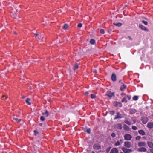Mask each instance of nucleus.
Wrapping results in <instances>:
<instances>
[{"label": "nucleus", "mask_w": 153, "mask_h": 153, "mask_svg": "<svg viewBox=\"0 0 153 153\" xmlns=\"http://www.w3.org/2000/svg\"><path fill=\"white\" fill-rule=\"evenodd\" d=\"M138 132L141 135H145L146 134V133L143 130H138Z\"/></svg>", "instance_id": "18"}, {"label": "nucleus", "mask_w": 153, "mask_h": 153, "mask_svg": "<svg viewBox=\"0 0 153 153\" xmlns=\"http://www.w3.org/2000/svg\"><path fill=\"white\" fill-rule=\"evenodd\" d=\"M134 122V123H135L136 122V120L135 119H134L132 120Z\"/></svg>", "instance_id": "50"}, {"label": "nucleus", "mask_w": 153, "mask_h": 153, "mask_svg": "<svg viewBox=\"0 0 153 153\" xmlns=\"http://www.w3.org/2000/svg\"><path fill=\"white\" fill-rule=\"evenodd\" d=\"M111 79L113 82H115L117 80V77L115 74L114 73H113L111 76Z\"/></svg>", "instance_id": "10"}, {"label": "nucleus", "mask_w": 153, "mask_h": 153, "mask_svg": "<svg viewBox=\"0 0 153 153\" xmlns=\"http://www.w3.org/2000/svg\"><path fill=\"white\" fill-rule=\"evenodd\" d=\"M79 68V66L77 64H76L74 66L73 68V69L74 70H76L77 69Z\"/></svg>", "instance_id": "35"}, {"label": "nucleus", "mask_w": 153, "mask_h": 153, "mask_svg": "<svg viewBox=\"0 0 153 153\" xmlns=\"http://www.w3.org/2000/svg\"><path fill=\"white\" fill-rule=\"evenodd\" d=\"M113 105L115 107L119 106L120 107L122 106V104L121 102L117 101L114 102Z\"/></svg>", "instance_id": "7"}, {"label": "nucleus", "mask_w": 153, "mask_h": 153, "mask_svg": "<svg viewBox=\"0 0 153 153\" xmlns=\"http://www.w3.org/2000/svg\"><path fill=\"white\" fill-rule=\"evenodd\" d=\"M141 138V137L139 136H137L135 138L136 140L138 141L140 140Z\"/></svg>", "instance_id": "36"}, {"label": "nucleus", "mask_w": 153, "mask_h": 153, "mask_svg": "<svg viewBox=\"0 0 153 153\" xmlns=\"http://www.w3.org/2000/svg\"><path fill=\"white\" fill-rule=\"evenodd\" d=\"M143 138L144 139H145V138H146V137H143Z\"/></svg>", "instance_id": "57"}, {"label": "nucleus", "mask_w": 153, "mask_h": 153, "mask_svg": "<svg viewBox=\"0 0 153 153\" xmlns=\"http://www.w3.org/2000/svg\"><path fill=\"white\" fill-rule=\"evenodd\" d=\"M42 114L43 115H46V117H48L49 115V113L48 112L47 110H45L44 111V112L42 113Z\"/></svg>", "instance_id": "21"}, {"label": "nucleus", "mask_w": 153, "mask_h": 153, "mask_svg": "<svg viewBox=\"0 0 153 153\" xmlns=\"http://www.w3.org/2000/svg\"><path fill=\"white\" fill-rule=\"evenodd\" d=\"M127 97L128 98V100H130L131 99V96L130 95H127Z\"/></svg>", "instance_id": "46"}, {"label": "nucleus", "mask_w": 153, "mask_h": 153, "mask_svg": "<svg viewBox=\"0 0 153 153\" xmlns=\"http://www.w3.org/2000/svg\"><path fill=\"white\" fill-rule=\"evenodd\" d=\"M13 119L16 121H17V122L18 123L20 122L21 121V119H18L17 118L15 117H14L13 118Z\"/></svg>", "instance_id": "29"}, {"label": "nucleus", "mask_w": 153, "mask_h": 153, "mask_svg": "<svg viewBox=\"0 0 153 153\" xmlns=\"http://www.w3.org/2000/svg\"><path fill=\"white\" fill-rule=\"evenodd\" d=\"M146 145V143L143 142H140L138 143V146L139 147L145 146Z\"/></svg>", "instance_id": "14"}, {"label": "nucleus", "mask_w": 153, "mask_h": 153, "mask_svg": "<svg viewBox=\"0 0 153 153\" xmlns=\"http://www.w3.org/2000/svg\"><path fill=\"white\" fill-rule=\"evenodd\" d=\"M124 146L126 147L129 148L131 146V142L128 141H126L124 142Z\"/></svg>", "instance_id": "9"}, {"label": "nucleus", "mask_w": 153, "mask_h": 153, "mask_svg": "<svg viewBox=\"0 0 153 153\" xmlns=\"http://www.w3.org/2000/svg\"><path fill=\"white\" fill-rule=\"evenodd\" d=\"M123 142V139H120L119 140L117 141L114 144L115 146H120Z\"/></svg>", "instance_id": "11"}, {"label": "nucleus", "mask_w": 153, "mask_h": 153, "mask_svg": "<svg viewBox=\"0 0 153 153\" xmlns=\"http://www.w3.org/2000/svg\"><path fill=\"white\" fill-rule=\"evenodd\" d=\"M124 82L123 80H120L119 81V83H120L121 84H124L123 82Z\"/></svg>", "instance_id": "45"}, {"label": "nucleus", "mask_w": 153, "mask_h": 153, "mask_svg": "<svg viewBox=\"0 0 153 153\" xmlns=\"http://www.w3.org/2000/svg\"><path fill=\"white\" fill-rule=\"evenodd\" d=\"M138 97L137 96H134L133 98V99L134 100L136 101L138 100Z\"/></svg>", "instance_id": "34"}, {"label": "nucleus", "mask_w": 153, "mask_h": 153, "mask_svg": "<svg viewBox=\"0 0 153 153\" xmlns=\"http://www.w3.org/2000/svg\"><path fill=\"white\" fill-rule=\"evenodd\" d=\"M108 96L110 99H111L112 97H114L115 96L114 93L113 92H111L110 91H108L105 94Z\"/></svg>", "instance_id": "2"}, {"label": "nucleus", "mask_w": 153, "mask_h": 153, "mask_svg": "<svg viewBox=\"0 0 153 153\" xmlns=\"http://www.w3.org/2000/svg\"><path fill=\"white\" fill-rule=\"evenodd\" d=\"M35 38L36 39H40L41 38V37L39 36V35L37 33H35Z\"/></svg>", "instance_id": "31"}, {"label": "nucleus", "mask_w": 153, "mask_h": 153, "mask_svg": "<svg viewBox=\"0 0 153 153\" xmlns=\"http://www.w3.org/2000/svg\"><path fill=\"white\" fill-rule=\"evenodd\" d=\"M116 114L114 118V120H116L118 119H121L123 118H124L125 116L126 115V114H121L119 112H117L116 113Z\"/></svg>", "instance_id": "1"}, {"label": "nucleus", "mask_w": 153, "mask_h": 153, "mask_svg": "<svg viewBox=\"0 0 153 153\" xmlns=\"http://www.w3.org/2000/svg\"><path fill=\"white\" fill-rule=\"evenodd\" d=\"M128 38L129 39V40H132V38L131 37V36H128Z\"/></svg>", "instance_id": "49"}, {"label": "nucleus", "mask_w": 153, "mask_h": 153, "mask_svg": "<svg viewBox=\"0 0 153 153\" xmlns=\"http://www.w3.org/2000/svg\"><path fill=\"white\" fill-rule=\"evenodd\" d=\"M124 139L126 140H130L132 138L131 135L128 134H125L124 136Z\"/></svg>", "instance_id": "3"}, {"label": "nucleus", "mask_w": 153, "mask_h": 153, "mask_svg": "<svg viewBox=\"0 0 153 153\" xmlns=\"http://www.w3.org/2000/svg\"><path fill=\"white\" fill-rule=\"evenodd\" d=\"M142 22L145 25H147L148 24V23L146 21H145L144 20H143L142 21Z\"/></svg>", "instance_id": "37"}, {"label": "nucleus", "mask_w": 153, "mask_h": 153, "mask_svg": "<svg viewBox=\"0 0 153 153\" xmlns=\"http://www.w3.org/2000/svg\"><path fill=\"white\" fill-rule=\"evenodd\" d=\"M118 151L117 148H114L111 150L110 153H118Z\"/></svg>", "instance_id": "15"}, {"label": "nucleus", "mask_w": 153, "mask_h": 153, "mask_svg": "<svg viewBox=\"0 0 153 153\" xmlns=\"http://www.w3.org/2000/svg\"><path fill=\"white\" fill-rule=\"evenodd\" d=\"M30 100L31 99L30 98H27L26 99L25 101L29 105H30L31 104V103L30 102Z\"/></svg>", "instance_id": "22"}, {"label": "nucleus", "mask_w": 153, "mask_h": 153, "mask_svg": "<svg viewBox=\"0 0 153 153\" xmlns=\"http://www.w3.org/2000/svg\"><path fill=\"white\" fill-rule=\"evenodd\" d=\"M68 27V25L67 24H65L62 27V29L64 30H67Z\"/></svg>", "instance_id": "24"}, {"label": "nucleus", "mask_w": 153, "mask_h": 153, "mask_svg": "<svg viewBox=\"0 0 153 153\" xmlns=\"http://www.w3.org/2000/svg\"><path fill=\"white\" fill-rule=\"evenodd\" d=\"M39 125L41 126H42V123H40L39 124Z\"/></svg>", "instance_id": "52"}, {"label": "nucleus", "mask_w": 153, "mask_h": 153, "mask_svg": "<svg viewBox=\"0 0 153 153\" xmlns=\"http://www.w3.org/2000/svg\"><path fill=\"white\" fill-rule=\"evenodd\" d=\"M77 26L78 27L81 28L82 27V24L81 23H79L78 24Z\"/></svg>", "instance_id": "44"}, {"label": "nucleus", "mask_w": 153, "mask_h": 153, "mask_svg": "<svg viewBox=\"0 0 153 153\" xmlns=\"http://www.w3.org/2000/svg\"><path fill=\"white\" fill-rule=\"evenodd\" d=\"M137 112V111L134 109H132L130 110L129 111V114H132L136 113Z\"/></svg>", "instance_id": "20"}, {"label": "nucleus", "mask_w": 153, "mask_h": 153, "mask_svg": "<svg viewBox=\"0 0 153 153\" xmlns=\"http://www.w3.org/2000/svg\"><path fill=\"white\" fill-rule=\"evenodd\" d=\"M139 27L140 28L143 30L147 31H148V30L146 27L143 26L141 24H139Z\"/></svg>", "instance_id": "13"}, {"label": "nucleus", "mask_w": 153, "mask_h": 153, "mask_svg": "<svg viewBox=\"0 0 153 153\" xmlns=\"http://www.w3.org/2000/svg\"><path fill=\"white\" fill-rule=\"evenodd\" d=\"M111 148V147H108L107 148V149H106V152L107 153H108L110 151V149Z\"/></svg>", "instance_id": "43"}, {"label": "nucleus", "mask_w": 153, "mask_h": 153, "mask_svg": "<svg viewBox=\"0 0 153 153\" xmlns=\"http://www.w3.org/2000/svg\"><path fill=\"white\" fill-rule=\"evenodd\" d=\"M84 131L88 133V134H90L91 132V129L90 128H87L86 129H85L84 130Z\"/></svg>", "instance_id": "28"}, {"label": "nucleus", "mask_w": 153, "mask_h": 153, "mask_svg": "<svg viewBox=\"0 0 153 153\" xmlns=\"http://www.w3.org/2000/svg\"><path fill=\"white\" fill-rule=\"evenodd\" d=\"M147 127L151 129L153 127V123L149 122L147 125Z\"/></svg>", "instance_id": "17"}, {"label": "nucleus", "mask_w": 153, "mask_h": 153, "mask_svg": "<svg viewBox=\"0 0 153 153\" xmlns=\"http://www.w3.org/2000/svg\"><path fill=\"white\" fill-rule=\"evenodd\" d=\"M45 119L44 116H41L40 117V120L42 121H43L45 120Z\"/></svg>", "instance_id": "38"}, {"label": "nucleus", "mask_w": 153, "mask_h": 153, "mask_svg": "<svg viewBox=\"0 0 153 153\" xmlns=\"http://www.w3.org/2000/svg\"><path fill=\"white\" fill-rule=\"evenodd\" d=\"M100 33L102 34H104L105 33L104 30L102 29H101L100 30Z\"/></svg>", "instance_id": "42"}, {"label": "nucleus", "mask_w": 153, "mask_h": 153, "mask_svg": "<svg viewBox=\"0 0 153 153\" xmlns=\"http://www.w3.org/2000/svg\"><path fill=\"white\" fill-rule=\"evenodd\" d=\"M116 134L114 132H113L111 134V136L112 138H114L116 137Z\"/></svg>", "instance_id": "39"}, {"label": "nucleus", "mask_w": 153, "mask_h": 153, "mask_svg": "<svg viewBox=\"0 0 153 153\" xmlns=\"http://www.w3.org/2000/svg\"><path fill=\"white\" fill-rule=\"evenodd\" d=\"M126 88V85L124 84H122V85L121 86L120 88V90L122 91H123Z\"/></svg>", "instance_id": "16"}, {"label": "nucleus", "mask_w": 153, "mask_h": 153, "mask_svg": "<svg viewBox=\"0 0 153 153\" xmlns=\"http://www.w3.org/2000/svg\"><path fill=\"white\" fill-rule=\"evenodd\" d=\"M95 43V40L93 39H91L90 41V43L92 45H94Z\"/></svg>", "instance_id": "27"}, {"label": "nucleus", "mask_w": 153, "mask_h": 153, "mask_svg": "<svg viewBox=\"0 0 153 153\" xmlns=\"http://www.w3.org/2000/svg\"><path fill=\"white\" fill-rule=\"evenodd\" d=\"M8 98V96L5 95H3L1 97L2 99L6 100Z\"/></svg>", "instance_id": "32"}, {"label": "nucleus", "mask_w": 153, "mask_h": 153, "mask_svg": "<svg viewBox=\"0 0 153 153\" xmlns=\"http://www.w3.org/2000/svg\"><path fill=\"white\" fill-rule=\"evenodd\" d=\"M147 144L149 148H151L149 150L151 153H153V143L149 141L147 142Z\"/></svg>", "instance_id": "4"}, {"label": "nucleus", "mask_w": 153, "mask_h": 153, "mask_svg": "<svg viewBox=\"0 0 153 153\" xmlns=\"http://www.w3.org/2000/svg\"><path fill=\"white\" fill-rule=\"evenodd\" d=\"M93 147L95 150H99L101 149V146L100 144L98 143H95L93 146Z\"/></svg>", "instance_id": "6"}, {"label": "nucleus", "mask_w": 153, "mask_h": 153, "mask_svg": "<svg viewBox=\"0 0 153 153\" xmlns=\"http://www.w3.org/2000/svg\"><path fill=\"white\" fill-rule=\"evenodd\" d=\"M113 24L116 26H118V27H120L122 25V24L121 23H113Z\"/></svg>", "instance_id": "25"}, {"label": "nucleus", "mask_w": 153, "mask_h": 153, "mask_svg": "<svg viewBox=\"0 0 153 153\" xmlns=\"http://www.w3.org/2000/svg\"><path fill=\"white\" fill-rule=\"evenodd\" d=\"M25 96H22V98L23 99H24V98H25Z\"/></svg>", "instance_id": "55"}, {"label": "nucleus", "mask_w": 153, "mask_h": 153, "mask_svg": "<svg viewBox=\"0 0 153 153\" xmlns=\"http://www.w3.org/2000/svg\"><path fill=\"white\" fill-rule=\"evenodd\" d=\"M14 34L15 35H17V33L16 32H14Z\"/></svg>", "instance_id": "53"}, {"label": "nucleus", "mask_w": 153, "mask_h": 153, "mask_svg": "<svg viewBox=\"0 0 153 153\" xmlns=\"http://www.w3.org/2000/svg\"><path fill=\"white\" fill-rule=\"evenodd\" d=\"M92 153H95L94 152V151H92Z\"/></svg>", "instance_id": "56"}, {"label": "nucleus", "mask_w": 153, "mask_h": 153, "mask_svg": "<svg viewBox=\"0 0 153 153\" xmlns=\"http://www.w3.org/2000/svg\"><path fill=\"white\" fill-rule=\"evenodd\" d=\"M91 98L94 99V98H95L96 97V96L94 94H91Z\"/></svg>", "instance_id": "40"}, {"label": "nucleus", "mask_w": 153, "mask_h": 153, "mask_svg": "<svg viewBox=\"0 0 153 153\" xmlns=\"http://www.w3.org/2000/svg\"><path fill=\"white\" fill-rule=\"evenodd\" d=\"M138 151L139 152H146L147 151L145 147H141L138 149Z\"/></svg>", "instance_id": "19"}, {"label": "nucleus", "mask_w": 153, "mask_h": 153, "mask_svg": "<svg viewBox=\"0 0 153 153\" xmlns=\"http://www.w3.org/2000/svg\"><path fill=\"white\" fill-rule=\"evenodd\" d=\"M109 114L111 115H114L115 114V111H109Z\"/></svg>", "instance_id": "33"}, {"label": "nucleus", "mask_w": 153, "mask_h": 153, "mask_svg": "<svg viewBox=\"0 0 153 153\" xmlns=\"http://www.w3.org/2000/svg\"><path fill=\"white\" fill-rule=\"evenodd\" d=\"M132 128L134 130H137V128L136 126H132Z\"/></svg>", "instance_id": "41"}, {"label": "nucleus", "mask_w": 153, "mask_h": 153, "mask_svg": "<svg viewBox=\"0 0 153 153\" xmlns=\"http://www.w3.org/2000/svg\"><path fill=\"white\" fill-rule=\"evenodd\" d=\"M34 133H35V135H36V134H38V132H37V131H36V130H34Z\"/></svg>", "instance_id": "47"}, {"label": "nucleus", "mask_w": 153, "mask_h": 153, "mask_svg": "<svg viewBox=\"0 0 153 153\" xmlns=\"http://www.w3.org/2000/svg\"><path fill=\"white\" fill-rule=\"evenodd\" d=\"M135 134L136 135H137L138 134V133L137 132H135Z\"/></svg>", "instance_id": "51"}, {"label": "nucleus", "mask_w": 153, "mask_h": 153, "mask_svg": "<svg viewBox=\"0 0 153 153\" xmlns=\"http://www.w3.org/2000/svg\"><path fill=\"white\" fill-rule=\"evenodd\" d=\"M115 128L121 130L122 129V125L120 123H117L115 126Z\"/></svg>", "instance_id": "12"}, {"label": "nucleus", "mask_w": 153, "mask_h": 153, "mask_svg": "<svg viewBox=\"0 0 153 153\" xmlns=\"http://www.w3.org/2000/svg\"><path fill=\"white\" fill-rule=\"evenodd\" d=\"M141 120L144 124H146L148 121L149 119L147 117L143 116L141 117Z\"/></svg>", "instance_id": "5"}, {"label": "nucleus", "mask_w": 153, "mask_h": 153, "mask_svg": "<svg viewBox=\"0 0 153 153\" xmlns=\"http://www.w3.org/2000/svg\"><path fill=\"white\" fill-rule=\"evenodd\" d=\"M125 102L126 103H127V101L126 100V97H124L121 100L122 102Z\"/></svg>", "instance_id": "30"}, {"label": "nucleus", "mask_w": 153, "mask_h": 153, "mask_svg": "<svg viewBox=\"0 0 153 153\" xmlns=\"http://www.w3.org/2000/svg\"><path fill=\"white\" fill-rule=\"evenodd\" d=\"M122 150L124 153H130L132 152V150L129 149H127L126 148L123 147Z\"/></svg>", "instance_id": "8"}, {"label": "nucleus", "mask_w": 153, "mask_h": 153, "mask_svg": "<svg viewBox=\"0 0 153 153\" xmlns=\"http://www.w3.org/2000/svg\"><path fill=\"white\" fill-rule=\"evenodd\" d=\"M88 94H89L88 92H87V91H86V92L84 94H85V96H87V95H88Z\"/></svg>", "instance_id": "48"}, {"label": "nucleus", "mask_w": 153, "mask_h": 153, "mask_svg": "<svg viewBox=\"0 0 153 153\" xmlns=\"http://www.w3.org/2000/svg\"><path fill=\"white\" fill-rule=\"evenodd\" d=\"M94 72L95 73H97V70H94Z\"/></svg>", "instance_id": "54"}, {"label": "nucleus", "mask_w": 153, "mask_h": 153, "mask_svg": "<svg viewBox=\"0 0 153 153\" xmlns=\"http://www.w3.org/2000/svg\"><path fill=\"white\" fill-rule=\"evenodd\" d=\"M124 122L126 124L129 125H130L131 124V123L128 121V120L127 119H125V120H124Z\"/></svg>", "instance_id": "26"}, {"label": "nucleus", "mask_w": 153, "mask_h": 153, "mask_svg": "<svg viewBox=\"0 0 153 153\" xmlns=\"http://www.w3.org/2000/svg\"><path fill=\"white\" fill-rule=\"evenodd\" d=\"M124 129L126 131H129V130L130 128L127 125H124Z\"/></svg>", "instance_id": "23"}]
</instances>
